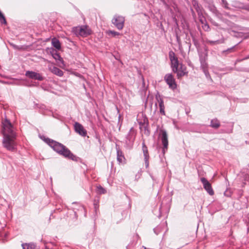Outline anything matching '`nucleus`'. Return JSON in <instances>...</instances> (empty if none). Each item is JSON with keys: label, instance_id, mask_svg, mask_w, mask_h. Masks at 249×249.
I'll return each mask as SVG.
<instances>
[{"label": "nucleus", "instance_id": "nucleus-1", "mask_svg": "<svg viewBox=\"0 0 249 249\" xmlns=\"http://www.w3.org/2000/svg\"><path fill=\"white\" fill-rule=\"evenodd\" d=\"M2 124L3 145L8 150L14 151L16 148V135L13 130V125L7 119L2 123Z\"/></svg>", "mask_w": 249, "mask_h": 249}, {"label": "nucleus", "instance_id": "nucleus-2", "mask_svg": "<svg viewBox=\"0 0 249 249\" xmlns=\"http://www.w3.org/2000/svg\"><path fill=\"white\" fill-rule=\"evenodd\" d=\"M44 142L51 147L54 151L66 158L76 161L77 157L74 155L65 145L50 138H44Z\"/></svg>", "mask_w": 249, "mask_h": 249}, {"label": "nucleus", "instance_id": "nucleus-3", "mask_svg": "<svg viewBox=\"0 0 249 249\" xmlns=\"http://www.w3.org/2000/svg\"><path fill=\"white\" fill-rule=\"evenodd\" d=\"M72 32L77 36L86 37L91 34V30L88 26L74 27Z\"/></svg>", "mask_w": 249, "mask_h": 249}, {"label": "nucleus", "instance_id": "nucleus-4", "mask_svg": "<svg viewBox=\"0 0 249 249\" xmlns=\"http://www.w3.org/2000/svg\"><path fill=\"white\" fill-rule=\"evenodd\" d=\"M124 17L115 15L112 19V23L118 30H121L124 28Z\"/></svg>", "mask_w": 249, "mask_h": 249}, {"label": "nucleus", "instance_id": "nucleus-5", "mask_svg": "<svg viewBox=\"0 0 249 249\" xmlns=\"http://www.w3.org/2000/svg\"><path fill=\"white\" fill-rule=\"evenodd\" d=\"M164 80L169 86V88L173 90L177 88V84L174 76L171 73H167L165 75Z\"/></svg>", "mask_w": 249, "mask_h": 249}, {"label": "nucleus", "instance_id": "nucleus-6", "mask_svg": "<svg viewBox=\"0 0 249 249\" xmlns=\"http://www.w3.org/2000/svg\"><path fill=\"white\" fill-rule=\"evenodd\" d=\"M136 133L133 127H131L126 136L125 143L128 146H132L135 139Z\"/></svg>", "mask_w": 249, "mask_h": 249}, {"label": "nucleus", "instance_id": "nucleus-7", "mask_svg": "<svg viewBox=\"0 0 249 249\" xmlns=\"http://www.w3.org/2000/svg\"><path fill=\"white\" fill-rule=\"evenodd\" d=\"M161 141L163 145L162 151L163 154H164L168 149V136L166 131L164 130H162L161 131Z\"/></svg>", "mask_w": 249, "mask_h": 249}, {"label": "nucleus", "instance_id": "nucleus-8", "mask_svg": "<svg viewBox=\"0 0 249 249\" xmlns=\"http://www.w3.org/2000/svg\"><path fill=\"white\" fill-rule=\"evenodd\" d=\"M142 151L143 154L144 161L146 169L149 167V160L150 158L149 152L147 147L146 146L144 141H143L142 143Z\"/></svg>", "mask_w": 249, "mask_h": 249}, {"label": "nucleus", "instance_id": "nucleus-9", "mask_svg": "<svg viewBox=\"0 0 249 249\" xmlns=\"http://www.w3.org/2000/svg\"><path fill=\"white\" fill-rule=\"evenodd\" d=\"M25 75L31 79L38 81H42L44 79V77L41 74L33 71H27Z\"/></svg>", "mask_w": 249, "mask_h": 249}, {"label": "nucleus", "instance_id": "nucleus-10", "mask_svg": "<svg viewBox=\"0 0 249 249\" xmlns=\"http://www.w3.org/2000/svg\"><path fill=\"white\" fill-rule=\"evenodd\" d=\"M74 129L77 133L82 137H85L87 134V130L81 124L78 122H75L74 123Z\"/></svg>", "mask_w": 249, "mask_h": 249}, {"label": "nucleus", "instance_id": "nucleus-11", "mask_svg": "<svg viewBox=\"0 0 249 249\" xmlns=\"http://www.w3.org/2000/svg\"><path fill=\"white\" fill-rule=\"evenodd\" d=\"M199 61L201 64L200 67L202 69L208 68V64L206 61L208 58V54L207 52H201L199 53Z\"/></svg>", "mask_w": 249, "mask_h": 249}, {"label": "nucleus", "instance_id": "nucleus-12", "mask_svg": "<svg viewBox=\"0 0 249 249\" xmlns=\"http://www.w3.org/2000/svg\"><path fill=\"white\" fill-rule=\"evenodd\" d=\"M200 180L203 184V187L208 193L212 196L214 194V192L212 188L210 183L205 178H201Z\"/></svg>", "mask_w": 249, "mask_h": 249}, {"label": "nucleus", "instance_id": "nucleus-13", "mask_svg": "<svg viewBox=\"0 0 249 249\" xmlns=\"http://www.w3.org/2000/svg\"><path fill=\"white\" fill-rule=\"evenodd\" d=\"M156 99L159 103L160 113L163 115H165V112L164 111L165 107L163 99L159 94H157L156 95Z\"/></svg>", "mask_w": 249, "mask_h": 249}, {"label": "nucleus", "instance_id": "nucleus-14", "mask_svg": "<svg viewBox=\"0 0 249 249\" xmlns=\"http://www.w3.org/2000/svg\"><path fill=\"white\" fill-rule=\"evenodd\" d=\"M116 150L117 161L119 163H123L125 160V158L123 153L119 147H116Z\"/></svg>", "mask_w": 249, "mask_h": 249}, {"label": "nucleus", "instance_id": "nucleus-15", "mask_svg": "<svg viewBox=\"0 0 249 249\" xmlns=\"http://www.w3.org/2000/svg\"><path fill=\"white\" fill-rule=\"evenodd\" d=\"M179 64L178 59L175 60H171V67L172 71L174 72H178V69Z\"/></svg>", "mask_w": 249, "mask_h": 249}, {"label": "nucleus", "instance_id": "nucleus-16", "mask_svg": "<svg viewBox=\"0 0 249 249\" xmlns=\"http://www.w3.org/2000/svg\"><path fill=\"white\" fill-rule=\"evenodd\" d=\"M50 70L53 74L57 76H62L63 75V71L55 66H53L52 68H50Z\"/></svg>", "mask_w": 249, "mask_h": 249}, {"label": "nucleus", "instance_id": "nucleus-17", "mask_svg": "<svg viewBox=\"0 0 249 249\" xmlns=\"http://www.w3.org/2000/svg\"><path fill=\"white\" fill-rule=\"evenodd\" d=\"M220 125V122L217 119L211 120L210 126L214 128H218Z\"/></svg>", "mask_w": 249, "mask_h": 249}, {"label": "nucleus", "instance_id": "nucleus-18", "mask_svg": "<svg viewBox=\"0 0 249 249\" xmlns=\"http://www.w3.org/2000/svg\"><path fill=\"white\" fill-rule=\"evenodd\" d=\"M148 121L147 119H144L143 123L142 124V129H143L144 131V134L146 135H149L150 134V132L148 129Z\"/></svg>", "mask_w": 249, "mask_h": 249}, {"label": "nucleus", "instance_id": "nucleus-19", "mask_svg": "<svg viewBox=\"0 0 249 249\" xmlns=\"http://www.w3.org/2000/svg\"><path fill=\"white\" fill-rule=\"evenodd\" d=\"M23 249H35L36 245L34 243H24L22 244Z\"/></svg>", "mask_w": 249, "mask_h": 249}, {"label": "nucleus", "instance_id": "nucleus-20", "mask_svg": "<svg viewBox=\"0 0 249 249\" xmlns=\"http://www.w3.org/2000/svg\"><path fill=\"white\" fill-rule=\"evenodd\" d=\"M53 46L57 50L61 48V45L59 41L55 38H53L52 41Z\"/></svg>", "mask_w": 249, "mask_h": 249}, {"label": "nucleus", "instance_id": "nucleus-21", "mask_svg": "<svg viewBox=\"0 0 249 249\" xmlns=\"http://www.w3.org/2000/svg\"><path fill=\"white\" fill-rule=\"evenodd\" d=\"M207 42L211 45H214L215 44L223 43L224 42V39L223 38H222L221 39L217 40L215 41L207 40Z\"/></svg>", "mask_w": 249, "mask_h": 249}, {"label": "nucleus", "instance_id": "nucleus-22", "mask_svg": "<svg viewBox=\"0 0 249 249\" xmlns=\"http://www.w3.org/2000/svg\"><path fill=\"white\" fill-rule=\"evenodd\" d=\"M177 73V76L178 77V78H180L182 76H184L185 74L187 73V72L186 71V69H184V70H178V72Z\"/></svg>", "mask_w": 249, "mask_h": 249}, {"label": "nucleus", "instance_id": "nucleus-23", "mask_svg": "<svg viewBox=\"0 0 249 249\" xmlns=\"http://www.w3.org/2000/svg\"><path fill=\"white\" fill-rule=\"evenodd\" d=\"M194 7L197 13L198 16L203 14V9L201 7H199L198 3L195 4Z\"/></svg>", "mask_w": 249, "mask_h": 249}, {"label": "nucleus", "instance_id": "nucleus-24", "mask_svg": "<svg viewBox=\"0 0 249 249\" xmlns=\"http://www.w3.org/2000/svg\"><path fill=\"white\" fill-rule=\"evenodd\" d=\"M203 72L204 73L206 78L208 79H210L211 81H212V79L211 77L210 74L208 71V68H205L202 69Z\"/></svg>", "mask_w": 249, "mask_h": 249}, {"label": "nucleus", "instance_id": "nucleus-25", "mask_svg": "<svg viewBox=\"0 0 249 249\" xmlns=\"http://www.w3.org/2000/svg\"><path fill=\"white\" fill-rule=\"evenodd\" d=\"M97 193L100 194H104L106 193V190L101 186H99L97 188Z\"/></svg>", "mask_w": 249, "mask_h": 249}, {"label": "nucleus", "instance_id": "nucleus-26", "mask_svg": "<svg viewBox=\"0 0 249 249\" xmlns=\"http://www.w3.org/2000/svg\"><path fill=\"white\" fill-rule=\"evenodd\" d=\"M169 57L170 61H171V60L178 59V58L176 56L175 53L172 51L169 52Z\"/></svg>", "mask_w": 249, "mask_h": 249}, {"label": "nucleus", "instance_id": "nucleus-27", "mask_svg": "<svg viewBox=\"0 0 249 249\" xmlns=\"http://www.w3.org/2000/svg\"><path fill=\"white\" fill-rule=\"evenodd\" d=\"M53 56L55 60H59L60 61H63L60 55L56 52L53 54Z\"/></svg>", "mask_w": 249, "mask_h": 249}, {"label": "nucleus", "instance_id": "nucleus-28", "mask_svg": "<svg viewBox=\"0 0 249 249\" xmlns=\"http://www.w3.org/2000/svg\"><path fill=\"white\" fill-rule=\"evenodd\" d=\"M107 34L108 35H112V36H119L120 34L119 32L114 31H108L107 32Z\"/></svg>", "mask_w": 249, "mask_h": 249}, {"label": "nucleus", "instance_id": "nucleus-29", "mask_svg": "<svg viewBox=\"0 0 249 249\" xmlns=\"http://www.w3.org/2000/svg\"><path fill=\"white\" fill-rule=\"evenodd\" d=\"M0 21L1 23H3V24H6V19H5L4 15L0 11Z\"/></svg>", "mask_w": 249, "mask_h": 249}, {"label": "nucleus", "instance_id": "nucleus-30", "mask_svg": "<svg viewBox=\"0 0 249 249\" xmlns=\"http://www.w3.org/2000/svg\"><path fill=\"white\" fill-rule=\"evenodd\" d=\"M198 18H199L200 22L202 24H204L206 21V20H205V18L203 16V14L198 16Z\"/></svg>", "mask_w": 249, "mask_h": 249}, {"label": "nucleus", "instance_id": "nucleus-31", "mask_svg": "<svg viewBox=\"0 0 249 249\" xmlns=\"http://www.w3.org/2000/svg\"><path fill=\"white\" fill-rule=\"evenodd\" d=\"M235 46L231 47V48H229L227 50H225V51H223V53H225L226 54H228L229 53H231V52H233L234 51V47H235Z\"/></svg>", "mask_w": 249, "mask_h": 249}, {"label": "nucleus", "instance_id": "nucleus-32", "mask_svg": "<svg viewBox=\"0 0 249 249\" xmlns=\"http://www.w3.org/2000/svg\"><path fill=\"white\" fill-rule=\"evenodd\" d=\"M222 4L223 6L225 8H228V3L226 0H222Z\"/></svg>", "mask_w": 249, "mask_h": 249}, {"label": "nucleus", "instance_id": "nucleus-33", "mask_svg": "<svg viewBox=\"0 0 249 249\" xmlns=\"http://www.w3.org/2000/svg\"><path fill=\"white\" fill-rule=\"evenodd\" d=\"M210 10L214 13H215L216 12V9L215 6L212 5L209 6Z\"/></svg>", "mask_w": 249, "mask_h": 249}, {"label": "nucleus", "instance_id": "nucleus-34", "mask_svg": "<svg viewBox=\"0 0 249 249\" xmlns=\"http://www.w3.org/2000/svg\"><path fill=\"white\" fill-rule=\"evenodd\" d=\"M203 28L206 31H208L210 28L209 25L207 24H205Z\"/></svg>", "mask_w": 249, "mask_h": 249}, {"label": "nucleus", "instance_id": "nucleus-35", "mask_svg": "<svg viewBox=\"0 0 249 249\" xmlns=\"http://www.w3.org/2000/svg\"><path fill=\"white\" fill-rule=\"evenodd\" d=\"M244 8V9L249 11V4L245 5Z\"/></svg>", "mask_w": 249, "mask_h": 249}, {"label": "nucleus", "instance_id": "nucleus-36", "mask_svg": "<svg viewBox=\"0 0 249 249\" xmlns=\"http://www.w3.org/2000/svg\"><path fill=\"white\" fill-rule=\"evenodd\" d=\"M184 69H186L185 67H184L182 64H180V68L178 70H184Z\"/></svg>", "mask_w": 249, "mask_h": 249}, {"label": "nucleus", "instance_id": "nucleus-37", "mask_svg": "<svg viewBox=\"0 0 249 249\" xmlns=\"http://www.w3.org/2000/svg\"><path fill=\"white\" fill-rule=\"evenodd\" d=\"M143 122H139L140 128L141 130H142V124Z\"/></svg>", "mask_w": 249, "mask_h": 249}, {"label": "nucleus", "instance_id": "nucleus-38", "mask_svg": "<svg viewBox=\"0 0 249 249\" xmlns=\"http://www.w3.org/2000/svg\"><path fill=\"white\" fill-rule=\"evenodd\" d=\"M245 60V59H243H243H237V60H236V62H241L242 61H243V60Z\"/></svg>", "mask_w": 249, "mask_h": 249}, {"label": "nucleus", "instance_id": "nucleus-39", "mask_svg": "<svg viewBox=\"0 0 249 249\" xmlns=\"http://www.w3.org/2000/svg\"><path fill=\"white\" fill-rule=\"evenodd\" d=\"M248 59H249V54L243 58V59H246V60Z\"/></svg>", "mask_w": 249, "mask_h": 249}, {"label": "nucleus", "instance_id": "nucleus-40", "mask_svg": "<svg viewBox=\"0 0 249 249\" xmlns=\"http://www.w3.org/2000/svg\"><path fill=\"white\" fill-rule=\"evenodd\" d=\"M81 209L84 210V208L83 206H81Z\"/></svg>", "mask_w": 249, "mask_h": 249}, {"label": "nucleus", "instance_id": "nucleus-41", "mask_svg": "<svg viewBox=\"0 0 249 249\" xmlns=\"http://www.w3.org/2000/svg\"><path fill=\"white\" fill-rule=\"evenodd\" d=\"M161 1H162V2L164 3L165 2V1L164 0H160Z\"/></svg>", "mask_w": 249, "mask_h": 249}, {"label": "nucleus", "instance_id": "nucleus-42", "mask_svg": "<svg viewBox=\"0 0 249 249\" xmlns=\"http://www.w3.org/2000/svg\"><path fill=\"white\" fill-rule=\"evenodd\" d=\"M156 229H155V230H154V231H155V232L156 233V234H158V233H157V232H156Z\"/></svg>", "mask_w": 249, "mask_h": 249}, {"label": "nucleus", "instance_id": "nucleus-43", "mask_svg": "<svg viewBox=\"0 0 249 249\" xmlns=\"http://www.w3.org/2000/svg\"><path fill=\"white\" fill-rule=\"evenodd\" d=\"M143 85H144V81L143 82Z\"/></svg>", "mask_w": 249, "mask_h": 249}, {"label": "nucleus", "instance_id": "nucleus-44", "mask_svg": "<svg viewBox=\"0 0 249 249\" xmlns=\"http://www.w3.org/2000/svg\"><path fill=\"white\" fill-rule=\"evenodd\" d=\"M144 249H146L145 247H144Z\"/></svg>", "mask_w": 249, "mask_h": 249}]
</instances>
